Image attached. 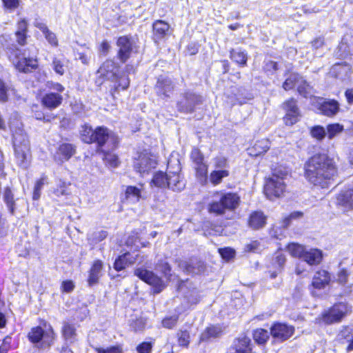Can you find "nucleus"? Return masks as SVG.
Masks as SVG:
<instances>
[{
    "label": "nucleus",
    "mask_w": 353,
    "mask_h": 353,
    "mask_svg": "<svg viewBox=\"0 0 353 353\" xmlns=\"http://www.w3.org/2000/svg\"><path fill=\"white\" fill-rule=\"evenodd\" d=\"M343 125L339 123H332L327 125L326 134L329 139H334L343 131Z\"/></svg>",
    "instance_id": "obj_40"
},
{
    "label": "nucleus",
    "mask_w": 353,
    "mask_h": 353,
    "mask_svg": "<svg viewBox=\"0 0 353 353\" xmlns=\"http://www.w3.org/2000/svg\"><path fill=\"white\" fill-rule=\"evenodd\" d=\"M270 147V141L267 139H263L257 141L252 148L250 149V154L257 157L265 153Z\"/></svg>",
    "instance_id": "obj_29"
},
{
    "label": "nucleus",
    "mask_w": 353,
    "mask_h": 353,
    "mask_svg": "<svg viewBox=\"0 0 353 353\" xmlns=\"http://www.w3.org/2000/svg\"><path fill=\"white\" fill-rule=\"evenodd\" d=\"M152 27L154 39L156 42L165 38L170 30V25L162 20L154 21Z\"/></svg>",
    "instance_id": "obj_23"
},
{
    "label": "nucleus",
    "mask_w": 353,
    "mask_h": 353,
    "mask_svg": "<svg viewBox=\"0 0 353 353\" xmlns=\"http://www.w3.org/2000/svg\"><path fill=\"white\" fill-rule=\"evenodd\" d=\"M103 269V263L100 260H97L92 264L88 282L90 286H92L98 283L100 276H101V271Z\"/></svg>",
    "instance_id": "obj_26"
},
{
    "label": "nucleus",
    "mask_w": 353,
    "mask_h": 353,
    "mask_svg": "<svg viewBox=\"0 0 353 353\" xmlns=\"http://www.w3.org/2000/svg\"><path fill=\"white\" fill-rule=\"evenodd\" d=\"M62 101L63 97L60 94L49 92L43 97L41 103L43 106L48 109H54L61 104Z\"/></svg>",
    "instance_id": "obj_20"
},
{
    "label": "nucleus",
    "mask_w": 353,
    "mask_h": 353,
    "mask_svg": "<svg viewBox=\"0 0 353 353\" xmlns=\"http://www.w3.org/2000/svg\"><path fill=\"white\" fill-rule=\"evenodd\" d=\"M222 332L223 330L220 325H210L201 333L200 341H206L211 339L219 337Z\"/></svg>",
    "instance_id": "obj_28"
},
{
    "label": "nucleus",
    "mask_w": 353,
    "mask_h": 353,
    "mask_svg": "<svg viewBox=\"0 0 353 353\" xmlns=\"http://www.w3.org/2000/svg\"><path fill=\"white\" fill-rule=\"evenodd\" d=\"M114 82L117 83V85L115 86L117 90H118L119 88H121L122 90H125L130 85V80L128 77L127 76H119V74L117 81Z\"/></svg>",
    "instance_id": "obj_59"
},
{
    "label": "nucleus",
    "mask_w": 353,
    "mask_h": 353,
    "mask_svg": "<svg viewBox=\"0 0 353 353\" xmlns=\"http://www.w3.org/2000/svg\"><path fill=\"white\" fill-rule=\"evenodd\" d=\"M202 102V97L192 92H186L178 102V108L184 112H191L194 107Z\"/></svg>",
    "instance_id": "obj_14"
},
{
    "label": "nucleus",
    "mask_w": 353,
    "mask_h": 353,
    "mask_svg": "<svg viewBox=\"0 0 353 353\" xmlns=\"http://www.w3.org/2000/svg\"><path fill=\"white\" fill-rule=\"evenodd\" d=\"M230 58L238 64L245 65L247 62V54L241 50H232L230 52Z\"/></svg>",
    "instance_id": "obj_46"
},
{
    "label": "nucleus",
    "mask_w": 353,
    "mask_h": 353,
    "mask_svg": "<svg viewBox=\"0 0 353 353\" xmlns=\"http://www.w3.org/2000/svg\"><path fill=\"white\" fill-rule=\"evenodd\" d=\"M319 110L327 117H334L339 112L340 106L337 101L332 99L323 101L320 104Z\"/></svg>",
    "instance_id": "obj_21"
},
{
    "label": "nucleus",
    "mask_w": 353,
    "mask_h": 353,
    "mask_svg": "<svg viewBox=\"0 0 353 353\" xmlns=\"http://www.w3.org/2000/svg\"><path fill=\"white\" fill-rule=\"evenodd\" d=\"M194 168L196 179L201 184L205 185L208 181V165L205 163L199 164Z\"/></svg>",
    "instance_id": "obj_36"
},
{
    "label": "nucleus",
    "mask_w": 353,
    "mask_h": 353,
    "mask_svg": "<svg viewBox=\"0 0 353 353\" xmlns=\"http://www.w3.org/2000/svg\"><path fill=\"white\" fill-rule=\"evenodd\" d=\"M117 46L119 48L118 52L119 59L122 62H125L130 57L132 52V44L127 37H121L117 40Z\"/></svg>",
    "instance_id": "obj_18"
},
{
    "label": "nucleus",
    "mask_w": 353,
    "mask_h": 353,
    "mask_svg": "<svg viewBox=\"0 0 353 353\" xmlns=\"http://www.w3.org/2000/svg\"><path fill=\"white\" fill-rule=\"evenodd\" d=\"M178 321V316L174 315L169 317H165L162 320V325L163 327L172 329L173 328L177 323Z\"/></svg>",
    "instance_id": "obj_57"
},
{
    "label": "nucleus",
    "mask_w": 353,
    "mask_h": 353,
    "mask_svg": "<svg viewBox=\"0 0 353 353\" xmlns=\"http://www.w3.org/2000/svg\"><path fill=\"white\" fill-rule=\"evenodd\" d=\"M52 67L54 72L59 75H63L65 73L66 68V66L65 65L63 61L57 57L53 59Z\"/></svg>",
    "instance_id": "obj_51"
},
{
    "label": "nucleus",
    "mask_w": 353,
    "mask_h": 353,
    "mask_svg": "<svg viewBox=\"0 0 353 353\" xmlns=\"http://www.w3.org/2000/svg\"><path fill=\"white\" fill-rule=\"evenodd\" d=\"M178 343L180 346L188 347L190 343V334L187 330L177 332Z\"/></svg>",
    "instance_id": "obj_52"
},
{
    "label": "nucleus",
    "mask_w": 353,
    "mask_h": 353,
    "mask_svg": "<svg viewBox=\"0 0 353 353\" xmlns=\"http://www.w3.org/2000/svg\"><path fill=\"white\" fill-rule=\"evenodd\" d=\"M302 214H303L300 212H294L291 213L289 216L283 218L282 221V226L283 228H287L290 225L291 220L301 217Z\"/></svg>",
    "instance_id": "obj_61"
},
{
    "label": "nucleus",
    "mask_w": 353,
    "mask_h": 353,
    "mask_svg": "<svg viewBox=\"0 0 353 353\" xmlns=\"http://www.w3.org/2000/svg\"><path fill=\"white\" fill-rule=\"evenodd\" d=\"M35 26L43 32L46 40L50 45L54 47L58 46V40L56 34L50 31L45 23L41 22H36Z\"/></svg>",
    "instance_id": "obj_31"
},
{
    "label": "nucleus",
    "mask_w": 353,
    "mask_h": 353,
    "mask_svg": "<svg viewBox=\"0 0 353 353\" xmlns=\"http://www.w3.org/2000/svg\"><path fill=\"white\" fill-rule=\"evenodd\" d=\"M228 170H214L210 174V181L216 186L222 182L223 179L229 176Z\"/></svg>",
    "instance_id": "obj_33"
},
{
    "label": "nucleus",
    "mask_w": 353,
    "mask_h": 353,
    "mask_svg": "<svg viewBox=\"0 0 353 353\" xmlns=\"http://www.w3.org/2000/svg\"><path fill=\"white\" fill-rule=\"evenodd\" d=\"M156 269L161 272L167 279H170L171 276V267L168 262L164 261L159 262L156 265Z\"/></svg>",
    "instance_id": "obj_50"
},
{
    "label": "nucleus",
    "mask_w": 353,
    "mask_h": 353,
    "mask_svg": "<svg viewBox=\"0 0 353 353\" xmlns=\"http://www.w3.org/2000/svg\"><path fill=\"white\" fill-rule=\"evenodd\" d=\"M287 174L279 176L274 173L272 176L266 180L264 185V193L266 196L272 200L280 197L285 190V179Z\"/></svg>",
    "instance_id": "obj_5"
},
{
    "label": "nucleus",
    "mask_w": 353,
    "mask_h": 353,
    "mask_svg": "<svg viewBox=\"0 0 353 353\" xmlns=\"http://www.w3.org/2000/svg\"><path fill=\"white\" fill-rule=\"evenodd\" d=\"M190 157L195 165L204 163L203 155L198 148H194L192 150Z\"/></svg>",
    "instance_id": "obj_58"
},
{
    "label": "nucleus",
    "mask_w": 353,
    "mask_h": 353,
    "mask_svg": "<svg viewBox=\"0 0 353 353\" xmlns=\"http://www.w3.org/2000/svg\"><path fill=\"white\" fill-rule=\"evenodd\" d=\"M302 259L310 265L319 264L322 259V252L318 249L305 250Z\"/></svg>",
    "instance_id": "obj_27"
},
{
    "label": "nucleus",
    "mask_w": 353,
    "mask_h": 353,
    "mask_svg": "<svg viewBox=\"0 0 353 353\" xmlns=\"http://www.w3.org/2000/svg\"><path fill=\"white\" fill-rule=\"evenodd\" d=\"M336 205L344 211L353 210V189L342 191L336 198Z\"/></svg>",
    "instance_id": "obj_17"
},
{
    "label": "nucleus",
    "mask_w": 353,
    "mask_h": 353,
    "mask_svg": "<svg viewBox=\"0 0 353 353\" xmlns=\"http://www.w3.org/2000/svg\"><path fill=\"white\" fill-rule=\"evenodd\" d=\"M13 144L18 165L23 168H26L28 166L30 150L28 141L23 136L20 137L17 134H14Z\"/></svg>",
    "instance_id": "obj_8"
},
{
    "label": "nucleus",
    "mask_w": 353,
    "mask_h": 353,
    "mask_svg": "<svg viewBox=\"0 0 353 353\" xmlns=\"http://www.w3.org/2000/svg\"><path fill=\"white\" fill-rule=\"evenodd\" d=\"M219 253L223 259L225 260H230V259L234 257L235 252L234 250L230 248H225L219 249Z\"/></svg>",
    "instance_id": "obj_63"
},
{
    "label": "nucleus",
    "mask_w": 353,
    "mask_h": 353,
    "mask_svg": "<svg viewBox=\"0 0 353 353\" xmlns=\"http://www.w3.org/2000/svg\"><path fill=\"white\" fill-rule=\"evenodd\" d=\"M62 334L65 340L72 343L76 340V329L74 326L68 323H64L62 327Z\"/></svg>",
    "instance_id": "obj_34"
},
{
    "label": "nucleus",
    "mask_w": 353,
    "mask_h": 353,
    "mask_svg": "<svg viewBox=\"0 0 353 353\" xmlns=\"http://www.w3.org/2000/svg\"><path fill=\"white\" fill-rule=\"evenodd\" d=\"M54 335L52 327L48 325L46 330L40 326L32 328L28 336L32 343H41L42 346H50L54 340Z\"/></svg>",
    "instance_id": "obj_9"
},
{
    "label": "nucleus",
    "mask_w": 353,
    "mask_h": 353,
    "mask_svg": "<svg viewBox=\"0 0 353 353\" xmlns=\"http://www.w3.org/2000/svg\"><path fill=\"white\" fill-rule=\"evenodd\" d=\"M297 90L301 95L305 98L313 95V88L303 78L298 84Z\"/></svg>",
    "instance_id": "obj_38"
},
{
    "label": "nucleus",
    "mask_w": 353,
    "mask_h": 353,
    "mask_svg": "<svg viewBox=\"0 0 353 353\" xmlns=\"http://www.w3.org/2000/svg\"><path fill=\"white\" fill-rule=\"evenodd\" d=\"M303 77L296 73H292L285 79L283 83V88L285 90H290L294 88L296 85L298 86L300 81Z\"/></svg>",
    "instance_id": "obj_37"
},
{
    "label": "nucleus",
    "mask_w": 353,
    "mask_h": 353,
    "mask_svg": "<svg viewBox=\"0 0 353 353\" xmlns=\"http://www.w3.org/2000/svg\"><path fill=\"white\" fill-rule=\"evenodd\" d=\"M179 266L183 269V270L188 273L192 274H199L204 270V265L201 261H197L195 260V263L191 261V263L186 261H182Z\"/></svg>",
    "instance_id": "obj_30"
},
{
    "label": "nucleus",
    "mask_w": 353,
    "mask_h": 353,
    "mask_svg": "<svg viewBox=\"0 0 353 353\" xmlns=\"http://www.w3.org/2000/svg\"><path fill=\"white\" fill-rule=\"evenodd\" d=\"M283 109L285 111L283 121L287 125H292L297 123L301 117L296 101L290 99L283 103Z\"/></svg>",
    "instance_id": "obj_13"
},
{
    "label": "nucleus",
    "mask_w": 353,
    "mask_h": 353,
    "mask_svg": "<svg viewBox=\"0 0 353 353\" xmlns=\"http://www.w3.org/2000/svg\"><path fill=\"white\" fill-rule=\"evenodd\" d=\"M352 307L347 303H340L334 305L329 311L323 314V321L330 324L340 321L347 314L351 312Z\"/></svg>",
    "instance_id": "obj_10"
},
{
    "label": "nucleus",
    "mask_w": 353,
    "mask_h": 353,
    "mask_svg": "<svg viewBox=\"0 0 353 353\" xmlns=\"http://www.w3.org/2000/svg\"><path fill=\"white\" fill-rule=\"evenodd\" d=\"M339 336L350 343L347 348V351L353 350V327H345L341 331Z\"/></svg>",
    "instance_id": "obj_44"
},
{
    "label": "nucleus",
    "mask_w": 353,
    "mask_h": 353,
    "mask_svg": "<svg viewBox=\"0 0 353 353\" xmlns=\"http://www.w3.org/2000/svg\"><path fill=\"white\" fill-rule=\"evenodd\" d=\"M212 161L215 170H228V159L225 157L219 156L214 158Z\"/></svg>",
    "instance_id": "obj_49"
},
{
    "label": "nucleus",
    "mask_w": 353,
    "mask_h": 353,
    "mask_svg": "<svg viewBox=\"0 0 353 353\" xmlns=\"http://www.w3.org/2000/svg\"><path fill=\"white\" fill-rule=\"evenodd\" d=\"M240 203V197L236 193L228 192L221 194L218 201H212L209 205V212L216 215H222L226 211L235 210Z\"/></svg>",
    "instance_id": "obj_3"
},
{
    "label": "nucleus",
    "mask_w": 353,
    "mask_h": 353,
    "mask_svg": "<svg viewBox=\"0 0 353 353\" xmlns=\"http://www.w3.org/2000/svg\"><path fill=\"white\" fill-rule=\"evenodd\" d=\"M330 281V273L325 270L317 271L314 275L312 285L314 288H324Z\"/></svg>",
    "instance_id": "obj_22"
},
{
    "label": "nucleus",
    "mask_w": 353,
    "mask_h": 353,
    "mask_svg": "<svg viewBox=\"0 0 353 353\" xmlns=\"http://www.w3.org/2000/svg\"><path fill=\"white\" fill-rule=\"evenodd\" d=\"M134 275L138 276L144 282L152 285L154 288V292L159 293L165 286L164 281L154 274L152 271H149L143 268H138L134 270Z\"/></svg>",
    "instance_id": "obj_11"
},
{
    "label": "nucleus",
    "mask_w": 353,
    "mask_h": 353,
    "mask_svg": "<svg viewBox=\"0 0 353 353\" xmlns=\"http://www.w3.org/2000/svg\"><path fill=\"white\" fill-rule=\"evenodd\" d=\"M97 353H123V349L119 345L111 346L107 348L97 347H94Z\"/></svg>",
    "instance_id": "obj_55"
},
{
    "label": "nucleus",
    "mask_w": 353,
    "mask_h": 353,
    "mask_svg": "<svg viewBox=\"0 0 353 353\" xmlns=\"http://www.w3.org/2000/svg\"><path fill=\"white\" fill-rule=\"evenodd\" d=\"M3 199L7 205V207L9 209L10 212L12 214H14L15 211V202L14 200V195L9 188H6L5 189L3 194Z\"/></svg>",
    "instance_id": "obj_42"
},
{
    "label": "nucleus",
    "mask_w": 353,
    "mask_h": 353,
    "mask_svg": "<svg viewBox=\"0 0 353 353\" xmlns=\"http://www.w3.org/2000/svg\"><path fill=\"white\" fill-rule=\"evenodd\" d=\"M168 171L167 170V173H164L163 172H158L154 174L153 178L152 179V184L154 186L160 188H167L168 185Z\"/></svg>",
    "instance_id": "obj_35"
},
{
    "label": "nucleus",
    "mask_w": 353,
    "mask_h": 353,
    "mask_svg": "<svg viewBox=\"0 0 353 353\" xmlns=\"http://www.w3.org/2000/svg\"><path fill=\"white\" fill-rule=\"evenodd\" d=\"M126 198L132 203H136L141 198V190L134 186H128L125 190Z\"/></svg>",
    "instance_id": "obj_41"
},
{
    "label": "nucleus",
    "mask_w": 353,
    "mask_h": 353,
    "mask_svg": "<svg viewBox=\"0 0 353 353\" xmlns=\"http://www.w3.org/2000/svg\"><path fill=\"white\" fill-rule=\"evenodd\" d=\"M288 250L292 256L302 259L306 249L300 244L293 243L288 245Z\"/></svg>",
    "instance_id": "obj_43"
},
{
    "label": "nucleus",
    "mask_w": 353,
    "mask_h": 353,
    "mask_svg": "<svg viewBox=\"0 0 353 353\" xmlns=\"http://www.w3.org/2000/svg\"><path fill=\"white\" fill-rule=\"evenodd\" d=\"M146 324V320L143 318L137 319L132 321L130 327L134 331H142L144 330Z\"/></svg>",
    "instance_id": "obj_54"
},
{
    "label": "nucleus",
    "mask_w": 353,
    "mask_h": 353,
    "mask_svg": "<svg viewBox=\"0 0 353 353\" xmlns=\"http://www.w3.org/2000/svg\"><path fill=\"white\" fill-rule=\"evenodd\" d=\"M110 150H108V148L102 149L101 152L104 153V160L108 163L111 167H117L119 164V160L117 155L114 154L109 152Z\"/></svg>",
    "instance_id": "obj_48"
},
{
    "label": "nucleus",
    "mask_w": 353,
    "mask_h": 353,
    "mask_svg": "<svg viewBox=\"0 0 353 353\" xmlns=\"http://www.w3.org/2000/svg\"><path fill=\"white\" fill-rule=\"evenodd\" d=\"M94 130H92V127L85 124L81 127V137L83 142L86 143H93Z\"/></svg>",
    "instance_id": "obj_39"
},
{
    "label": "nucleus",
    "mask_w": 353,
    "mask_h": 353,
    "mask_svg": "<svg viewBox=\"0 0 353 353\" xmlns=\"http://www.w3.org/2000/svg\"><path fill=\"white\" fill-rule=\"evenodd\" d=\"M351 72V66L349 64L343 63L334 64L330 70V74L335 78L341 80L348 79Z\"/></svg>",
    "instance_id": "obj_19"
},
{
    "label": "nucleus",
    "mask_w": 353,
    "mask_h": 353,
    "mask_svg": "<svg viewBox=\"0 0 353 353\" xmlns=\"http://www.w3.org/2000/svg\"><path fill=\"white\" fill-rule=\"evenodd\" d=\"M294 329L285 323H277L271 327L270 333L274 339L283 341L289 339L294 333Z\"/></svg>",
    "instance_id": "obj_15"
},
{
    "label": "nucleus",
    "mask_w": 353,
    "mask_h": 353,
    "mask_svg": "<svg viewBox=\"0 0 353 353\" xmlns=\"http://www.w3.org/2000/svg\"><path fill=\"white\" fill-rule=\"evenodd\" d=\"M75 152V149L72 144L63 143L58 149L56 159L62 163L68 161Z\"/></svg>",
    "instance_id": "obj_25"
},
{
    "label": "nucleus",
    "mask_w": 353,
    "mask_h": 353,
    "mask_svg": "<svg viewBox=\"0 0 353 353\" xmlns=\"http://www.w3.org/2000/svg\"><path fill=\"white\" fill-rule=\"evenodd\" d=\"M336 175L335 162L327 154H315L305 164V176L314 185L327 187Z\"/></svg>",
    "instance_id": "obj_1"
},
{
    "label": "nucleus",
    "mask_w": 353,
    "mask_h": 353,
    "mask_svg": "<svg viewBox=\"0 0 353 353\" xmlns=\"http://www.w3.org/2000/svg\"><path fill=\"white\" fill-rule=\"evenodd\" d=\"M157 94L162 98L169 97L174 89L172 80L167 77H160L156 85Z\"/></svg>",
    "instance_id": "obj_16"
},
{
    "label": "nucleus",
    "mask_w": 353,
    "mask_h": 353,
    "mask_svg": "<svg viewBox=\"0 0 353 353\" xmlns=\"http://www.w3.org/2000/svg\"><path fill=\"white\" fill-rule=\"evenodd\" d=\"M269 332L264 329H256L253 332V338L255 342L259 344H264L269 339Z\"/></svg>",
    "instance_id": "obj_45"
},
{
    "label": "nucleus",
    "mask_w": 353,
    "mask_h": 353,
    "mask_svg": "<svg viewBox=\"0 0 353 353\" xmlns=\"http://www.w3.org/2000/svg\"><path fill=\"white\" fill-rule=\"evenodd\" d=\"M119 67L112 60H106L98 69L96 83L100 85L107 80L116 81L118 79Z\"/></svg>",
    "instance_id": "obj_7"
},
{
    "label": "nucleus",
    "mask_w": 353,
    "mask_h": 353,
    "mask_svg": "<svg viewBox=\"0 0 353 353\" xmlns=\"http://www.w3.org/2000/svg\"><path fill=\"white\" fill-rule=\"evenodd\" d=\"M108 236L106 231L101 230L99 232H94L92 236L89 238L90 241H92L94 243H97L99 241L105 239Z\"/></svg>",
    "instance_id": "obj_60"
},
{
    "label": "nucleus",
    "mask_w": 353,
    "mask_h": 353,
    "mask_svg": "<svg viewBox=\"0 0 353 353\" xmlns=\"http://www.w3.org/2000/svg\"><path fill=\"white\" fill-rule=\"evenodd\" d=\"M266 217L261 212H254L251 214L249 219V225L254 229H259L265 224Z\"/></svg>",
    "instance_id": "obj_32"
},
{
    "label": "nucleus",
    "mask_w": 353,
    "mask_h": 353,
    "mask_svg": "<svg viewBox=\"0 0 353 353\" xmlns=\"http://www.w3.org/2000/svg\"><path fill=\"white\" fill-rule=\"evenodd\" d=\"M37 54L36 48L31 46L23 53L18 49L10 51L9 58L19 71L30 72L37 68Z\"/></svg>",
    "instance_id": "obj_2"
},
{
    "label": "nucleus",
    "mask_w": 353,
    "mask_h": 353,
    "mask_svg": "<svg viewBox=\"0 0 353 353\" xmlns=\"http://www.w3.org/2000/svg\"><path fill=\"white\" fill-rule=\"evenodd\" d=\"M152 345L150 342H143L137 347L138 353H150Z\"/></svg>",
    "instance_id": "obj_62"
},
{
    "label": "nucleus",
    "mask_w": 353,
    "mask_h": 353,
    "mask_svg": "<svg viewBox=\"0 0 353 353\" xmlns=\"http://www.w3.org/2000/svg\"><path fill=\"white\" fill-rule=\"evenodd\" d=\"M93 143L96 142L102 149L114 150L119 143L118 137L106 128L99 127L94 130Z\"/></svg>",
    "instance_id": "obj_6"
},
{
    "label": "nucleus",
    "mask_w": 353,
    "mask_h": 353,
    "mask_svg": "<svg viewBox=\"0 0 353 353\" xmlns=\"http://www.w3.org/2000/svg\"><path fill=\"white\" fill-rule=\"evenodd\" d=\"M310 135L316 141H322L326 136V130L321 125L312 127L310 130Z\"/></svg>",
    "instance_id": "obj_47"
},
{
    "label": "nucleus",
    "mask_w": 353,
    "mask_h": 353,
    "mask_svg": "<svg viewBox=\"0 0 353 353\" xmlns=\"http://www.w3.org/2000/svg\"><path fill=\"white\" fill-rule=\"evenodd\" d=\"M154 156L148 152L141 153L134 162V170L141 175L148 174L157 165Z\"/></svg>",
    "instance_id": "obj_12"
},
{
    "label": "nucleus",
    "mask_w": 353,
    "mask_h": 353,
    "mask_svg": "<svg viewBox=\"0 0 353 353\" xmlns=\"http://www.w3.org/2000/svg\"><path fill=\"white\" fill-rule=\"evenodd\" d=\"M136 257L129 252L119 256L114 263V268L117 271L124 270L126 267L134 264L136 262Z\"/></svg>",
    "instance_id": "obj_24"
},
{
    "label": "nucleus",
    "mask_w": 353,
    "mask_h": 353,
    "mask_svg": "<svg viewBox=\"0 0 353 353\" xmlns=\"http://www.w3.org/2000/svg\"><path fill=\"white\" fill-rule=\"evenodd\" d=\"M10 88L0 79V102L5 103L8 101Z\"/></svg>",
    "instance_id": "obj_53"
},
{
    "label": "nucleus",
    "mask_w": 353,
    "mask_h": 353,
    "mask_svg": "<svg viewBox=\"0 0 353 353\" xmlns=\"http://www.w3.org/2000/svg\"><path fill=\"white\" fill-rule=\"evenodd\" d=\"M181 164L177 157L172 156L168 161V171L167 188L175 192H181L185 186V182L180 175Z\"/></svg>",
    "instance_id": "obj_4"
},
{
    "label": "nucleus",
    "mask_w": 353,
    "mask_h": 353,
    "mask_svg": "<svg viewBox=\"0 0 353 353\" xmlns=\"http://www.w3.org/2000/svg\"><path fill=\"white\" fill-rule=\"evenodd\" d=\"M46 179V176L41 177L39 180H38L34 185V192H33V199L37 200L39 199L41 195V190L44 185V182Z\"/></svg>",
    "instance_id": "obj_56"
},
{
    "label": "nucleus",
    "mask_w": 353,
    "mask_h": 353,
    "mask_svg": "<svg viewBox=\"0 0 353 353\" xmlns=\"http://www.w3.org/2000/svg\"><path fill=\"white\" fill-rule=\"evenodd\" d=\"M68 185L66 184L65 182H61L59 186L54 191V194L57 196L68 194L69 193L68 191Z\"/></svg>",
    "instance_id": "obj_64"
}]
</instances>
